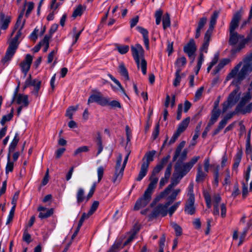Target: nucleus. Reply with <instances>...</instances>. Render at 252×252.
<instances>
[{
	"label": "nucleus",
	"instance_id": "2f4dec72",
	"mask_svg": "<svg viewBox=\"0 0 252 252\" xmlns=\"http://www.w3.org/2000/svg\"><path fill=\"white\" fill-rule=\"evenodd\" d=\"M119 72L124 77L125 80H129L128 71L123 63L120 64L119 66Z\"/></svg>",
	"mask_w": 252,
	"mask_h": 252
},
{
	"label": "nucleus",
	"instance_id": "2eb2a0df",
	"mask_svg": "<svg viewBox=\"0 0 252 252\" xmlns=\"http://www.w3.org/2000/svg\"><path fill=\"white\" fill-rule=\"evenodd\" d=\"M194 203L195 198H188L185 205V212L190 215L194 214L196 210Z\"/></svg>",
	"mask_w": 252,
	"mask_h": 252
},
{
	"label": "nucleus",
	"instance_id": "c9c22d12",
	"mask_svg": "<svg viewBox=\"0 0 252 252\" xmlns=\"http://www.w3.org/2000/svg\"><path fill=\"white\" fill-rule=\"evenodd\" d=\"M85 6L83 7L82 5H79L74 10L72 14V17L76 18L77 16H80L83 14L84 10L85 9Z\"/></svg>",
	"mask_w": 252,
	"mask_h": 252
},
{
	"label": "nucleus",
	"instance_id": "72a5a7b5",
	"mask_svg": "<svg viewBox=\"0 0 252 252\" xmlns=\"http://www.w3.org/2000/svg\"><path fill=\"white\" fill-rule=\"evenodd\" d=\"M19 136H18V134L16 133L12 141L11 142V143L9 146L8 154H10V153L11 152H13L14 151V150H15V148L16 147L17 145L19 142Z\"/></svg>",
	"mask_w": 252,
	"mask_h": 252
},
{
	"label": "nucleus",
	"instance_id": "603ef678",
	"mask_svg": "<svg viewBox=\"0 0 252 252\" xmlns=\"http://www.w3.org/2000/svg\"><path fill=\"white\" fill-rule=\"evenodd\" d=\"M165 241V236L163 234L159 242V250L158 252H164V243Z\"/></svg>",
	"mask_w": 252,
	"mask_h": 252
},
{
	"label": "nucleus",
	"instance_id": "473e14b6",
	"mask_svg": "<svg viewBox=\"0 0 252 252\" xmlns=\"http://www.w3.org/2000/svg\"><path fill=\"white\" fill-rule=\"evenodd\" d=\"M14 168V162L10 159V154L7 155V162L5 166V173L8 174L9 172H12Z\"/></svg>",
	"mask_w": 252,
	"mask_h": 252
},
{
	"label": "nucleus",
	"instance_id": "b1692460",
	"mask_svg": "<svg viewBox=\"0 0 252 252\" xmlns=\"http://www.w3.org/2000/svg\"><path fill=\"white\" fill-rule=\"evenodd\" d=\"M137 29L143 35L144 44L146 46V49L147 50H149V40L148 31L146 29L139 26L137 27Z\"/></svg>",
	"mask_w": 252,
	"mask_h": 252
},
{
	"label": "nucleus",
	"instance_id": "7ed1b4c3",
	"mask_svg": "<svg viewBox=\"0 0 252 252\" xmlns=\"http://www.w3.org/2000/svg\"><path fill=\"white\" fill-rule=\"evenodd\" d=\"M129 155V154L128 153L125 157L122 165H121L123 158L122 155V154L119 155L116 161L114 175L112 179V181L114 183L118 184L121 180L123 176L125 168L128 158Z\"/></svg>",
	"mask_w": 252,
	"mask_h": 252
},
{
	"label": "nucleus",
	"instance_id": "f3484780",
	"mask_svg": "<svg viewBox=\"0 0 252 252\" xmlns=\"http://www.w3.org/2000/svg\"><path fill=\"white\" fill-rule=\"evenodd\" d=\"M11 20V18L9 16H6L2 13H0V28L3 30H6Z\"/></svg>",
	"mask_w": 252,
	"mask_h": 252
},
{
	"label": "nucleus",
	"instance_id": "e2e57ef3",
	"mask_svg": "<svg viewBox=\"0 0 252 252\" xmlns=\"http://www.w3.org/2000/svg\"><path fill=\"white\" fill-rule=\"evenodd\" d=\"M172 227L176 232V235L177 236L181 235L182 233V228L177 223H174L172 224Z\"/></svg>",
	"mask_w": 252,
	"mask_h": 252
},
{
	"label": "nucleus",
	"instance_id": "58836bf2",
	"mask_svg": "<svg viewBox=\"0 0 252 252\" xmlns=\"http://www.w3.org/2000/svg\"><path fill=\"white\" fill-rule=\"evenodd\" d=\"M163 28L164 30L170 26V19L169 14L166 13L162 19Z\"/></svg>",
	"mask_w": 252,
	"mask_h": 252
},
{
	"label": "nucleus",
	"instance_id": "1a4fd4ad",
	"mask_svg": "<svg viewBox=\"0 0 252 252\" xmlns=\"http://www.w3.org/2000/svg\"><path fill=\"white\" fill-rule=\"evenodd\" d=\"M152 194V193L145 191L143 196L136 201L134 206V210H138L145 207L151 200Z\"/></svg>",
	"mask_w": 252,
	"mask_h": 252
},
{
	"label": "nucleus",
	"instance_id": "a211bd4d",
	"mask_svg": "<svg viewBox=\"0 0 252 252\" xmlns=\"http://www.w3.org/2000/svg\"><path fill=\"white\" fill-rule=\"evenodd\" d=\"M221 197L219 194H215L213 197V211L215 216H219L220 214L219 204L221 201Z\"/></svg>",
	"mask_w": 252,
	"mask_h": 252
},
{
	"label": "nucleus",
	"instance_id": "e433bc0d",
	"mask_svg": "<svg viewBox=\"0 0 252 252\" xmlns=\"http://www.w3.org/2000/svg\"><path fill=\"white\" fill-rule=\"evenodd\" d=\"M204 55L203 53H200L199 57L198 58L197 64L195 67V74L197 75L198 73L199 70L201 68L202 64L204 61Z\"/></svg>",
	"mask_w": 252,
	"mask_h": 252
},
{
	"label": "nucleus",
	"instance_id": "aec40b11",
	"mask_svg": "<svg viewBox=\"0 0 252 252\" xmlns=\"http://www.w3.org/2000/svg\"><path fill=\"white\" fill-rule=\"evenodd\" d=\"M220 11L215 10L214 11L213 14L211 16L210 20L209 22V27L208 30L206 31L208 33H212L214 27L217 23V20L219 17Z\"/></svg>",
	"mask_w": 252,
	"mask_h": 252
},
{
	"label": "nucleus",
	"instance_id": "39448f33",
	"mask_svg": "<svg viewBox=\"0 0 252 252\" xmlns=\"http://www.w3.org/2000/svg\"><path fill=\"white\" fill-rule=\"evenodd\" d=\"M18 39L16 36H15L10 42L9 46L7 49L5 55L1 60V62L4 64L9 61H10L12 57L14 55L16 49L18 48L19 42Z\"/></svg>",
	"mask_w": 252,
	"mask_h": 252
},
{
	"label": "nucleus",
	"instance_id": "5701e85b",
	"mask_svg": "<svg viewBox=\"0 0 252 252\" xmlns=\"http://www.w3.org/2000/svg\"><path fill=\"white\" fill-rule=\"evenodd\" d=\"M212 34V33L206 32L204 38V42L200 48V53H207L209 42L211 39Z\"/></svg>",
	"mask_w": 252,
	"mask_h": 252
},
{
	"label": "nucleus",
	"instance_id": "680f3d73",
	"mask_svg": "<svg viewBox=\"0 0 252 252\" xmlns=\"http://www.w3.org/2000/svg\"><path fill=\"white\" fill-rule=\"evenodd\" d=\"M104 168L102 166H99L97 169V176H98V182H99L104 174Z\"/></svg>",
	"mask_w": 252,
	"mask_h": 252
},
{
	"label": "nucleus",
	"instance_id": "13d9d810",
	"mask_svg": "<svg viewBox=\"0 0 252 252\" xmlns=\"http://www.w3.org/2000/svg\"><path fill=\"white\" fill-rule=\"evenodd\" d=\"M203 91H204V87H201L196 91L195 94V96H194V100L195 101H196L200 99Z\"/></svg>",
	"mask_w": 252,
	"mask_h": 252
},
{
	"label": "nucleus",
	"instance_id": "49530a36",
	"mask_svg": "<svg viewBox=\"0 0 252 252\" xmlns=\"http://www.w3.org/2000/svg\"><path fill=\"white\" fill-rule=\"evenodd\" d=\"M24 9L22 10V11H21V12L20 13V14H19V15L18 16V19H17V22L15 25V26H14L15 29H17L18 28L19 29L20 28V26H21L22 23L23 22L22 21V19L23 16L24 15Z\"/></svg>",
	"mask_w": 252,
	"mask_h": 252
},
{
	"label": "nucleus",
	"instance_id": "6ab92c4d",
	"mask_svg": "<svg viewBox=\"0 0 252 252\" xmlns=\"http://www.w3.org/2000/svg\"><path fill=\"white\" fill-rule=\"evenodd\" d=\"M220 11L215 10L214 11L213 14L211 16L210 20L209 22V27L208 30L206 31L208 33H212L214 27L217 23V20L219 17Z\"/></svg>",
	"mask_w": 252,
	"mask_h": 252
},
{
	"label": "nucleus",
	"instance_id": "dca6fc26",
	"mask_svg": "<svg viewBox=\"0 0 252 252\" xmlns=\"http://www.w3.org/2000/svg\"><path fill=\"white\" fill-rule=\"evenodd\" d=\"M14 99L16 103L22 105L24 107H27L29 105L28 96L27 95L23 94H17L15 93L14 95Z\"/></svg>",
	"mask_w": 252,
	"mask_h": 252
},
{
	"label": "nucleus",
	"instance_id": "412c9836",
	"mask_svg": "<svg viewBox=\"0 0 252 252\" xmlns=\"http://www.w3.org/2000/svg\"><path fill=\"white\" fill-rule=\"evenodd\" d=\"M149 181L150 183L145 191L153 194L154 189L157 187V184L158 181V176L151 175L149 178Z\"/></svg>",
	"mask_w": 252,
	"mask_h": 252
},
{
	"label": "nucleus",
	"instance_id": "f8f14e48",
	"mask_svg": "<svg viewBox=\"0 0 252 252\" xmlns=\"http://www.w3.org/2000/svg\"><path fill=\"white\" fill-rule=\"evenodd\" d=\"M199 157H194L191 160L185 164H184L182 167L179 170V172L181 174L180 178H183L186 174L189 171L193 166L197 162L199 159Z\"/></svg>",
	"mask_w": 252,
	"mask_h": 252
},
{
	"label": "nucleus",
	"instance_id": "4be33fe9",
	"mask_svg": "<svg viewBox=\"0 0 252 252\" xmlns=\"http://www.w3.org/2000/svg\"><path fill=\"white\" fill-rule=\"evenodd\" d=\"M252 98V94L250 92L248 91L241 98L239 103L237 105V110H240L245 106L246 104L251 100Z\"/></svg>",
	"mask_w": 252,
	"mask_h": 252
},
{
	"label": "nucleus",
	"instance_id": "cd10ccee",
	"mask_svg": "<svg viewBox=\"0 0 252 252\" xmlns=\"http://www.w3.org/2000/svg\"><path fill=\"white\" fill-rule=\"evenodd\" d=\"M181 189H177L173 190L172 192L166 198L167 202L165 203L167 205L170 206L176 199L177 195L180 193Z\"/></svg>",
	"mask_w": 252,
	"mask_h": 252
},
{
	"label": "nucleus",
	"instance_id": "bb28decb",
	"mask_svg": "<svg viewBox=\"0 0 252 252\" xmlns=\"http://www.w3.org/2000/svg\"><path fill=\"white\" fill-rule=\"evenodd\" d=\"M220 114V110L213 109L211 112V117L208 123V126H211L216 122Z\"/></svg>",
	"mask_w": 252,
	"mask_h": 252
},
{
	"label": "nucleus",
	"instance_id": "9b49d317",
	"mask_svg": "<svg viewBox=\"0 0 252 252\" xmlns=\"http://www.w3.org/2000/svg\"><path fill=\"white\" fill-rule=\"evenodd\" d=\"M131 50L132 57L136 64L139 65V59L144 58V49L140 44H137L135 46H131Z\"/></svg>",
	"mask_w": 252,
	"mask_h": 252
},
{
	"label": "nucleus",
	"instance_id": "69168bd1",
	"mask_svg": "<svg viewBox=\"0 0 252 252\" xmlns=\"http://www.w3.org/2000/svg\"><path fill=\"white\" fill-rule=\"evenodd\" d=\"M15 210V207L13 206L11 208V209L10 211V212L9 213V215H8V218L7 219L6 222V224H9L12 221V220L13 218V217H14Z\"/></svg>",
	"mask_w": 252,
	"mask_h": 252
},
{
	"label": "nucleus",
	"instance_id": "c756f323",
	"mask_svg": "<svg viewBox=\"0 0 252 252\" xmlns=\"http://www.w3.org/2000/svg\"><path fill=\"white\" fill-rule=\"evenodd\" d=\"M207 174L203 171L201 165H199L197 168V172L196 177V182L197 183L204 181Z\"/></svg>",
	"mask_w": 252,
	"mask_h": 252
},
{
	"label": "nucleus",
	"instance_id": "de8ad7c7",
	"mask_svg": "<svg viewBox=\"0 0 252 252\" xmlns=\"http://www.w3.org/2000/svg\"><path fill=\"white\" fill-rule=\"evenodd\" d=\"M181 201H178L174 204L172 206H171L169 209H168V213L169 215L171 216L175 212V211L177 210L178 207L181 204Z\"/></svg>",
	"mask_w": 252,
	"mask_h": 252
},
{
	"label": "nucleus",
	"instance_id": "a878e982",
	"mask_svg": "<svg viewBox=\"0 0 252 252\" xmlns=\"http://www.w3.org/2000/svg\"><path fill=\"white\" fill-rule=\"evenodd\" d=\"M190 122V118L187 117L184 119L179 125L178 127L176 130L180 134L183 133L187 128Z\"/></svg>",
	"mask_w": 252,
	"mask_h": 252
},
{
	"label": "nucleus",
	"instance_id": "5fc2aeb1",
	"mask_svg": "<svg viewBox=\"0 0 252 252\" xmlns=\"http://www.w3.org/2000/svg\"><path fill=\"white\" fill-rule=\"evenodd\" d=\"M23 239L24 241L26 242L28 244L31 242V236L28 232V228H26L24 230Z\"/></svg>",
	"mask_w": 252,
	"mask_h": 252
},
{
	"label": "nucleus",
	"instance_id": "423d86ee",
	"mask_svg": "<svg viewBox=\"0 0 252 252\" xmlns=\"http://www.w3.org/2000/svg\"><path fill=\"white\" fill-rule=\"evenodd\" d=\"M196 50V46L193 39H190L189 42L184 47V52L188 55L189 59H190L191 63H192L194 61L195 53Z\"/></svg>",
	"mask_w": 252,
	"mask_h": 252
},
{
	"label": "nucleus",
	"instance_id": "3c124183",
	"mask_svg": "<svg viewBox=\"0 0 252 252\" xmlns=\"http://www.w3.org/2000/svg\"><path fill=\"white\" fill-rule=\"evenodd\" d=\"M99 202L98 201H94L93 203L91 208L89 211V215H92L94 212L96 210L98 206H99Z\"/></svg>",
	"mask_w": 252,
	"mask_h": 252
},
{
	"label": "nucleus",
	"instance_id": "774afa93",
	"mask_svg": "<svg viewBox=\"0 0 252 252\" xmlns=\"http://www.w3.org/2000/svg\"><path fill=\"white\" fill-rule=\"evenodd\" d=\"M52 36L49 34H46L44 37V38L42 40L39 42V43L41 45H49V40L51 38Z\"/></svg>",
	"mask_w": 252,
	"mask_h": 252
},
{
	"label": "nucleus",
	"instance_id": "f257e3e1",
	"mask_svg": "<svg viewBox=\"0 0 252 252\" xmlns=\"http://www.w3.org/2000/svg\"><path fill=\"white\" fill-rule=\"evenodd\" d=\"M251 72H252V51L246 55L242 61L235 65L226 77L227 80L233 79L232 84L236 86V88L229 94L227 100L223 103V112L237 103L240 96L239 85Z\"/></svg>",
	"mask_w": 252,
	"mask_h": 252
},
{
	"label": "nucleus",
	"instance_id": "20e7f679",
	"mask_svg": "<svg viewBox=\"0 0 252 252\" xmlns=\"http://www.w3.org/2000/svg\"><path fill=\"white\" fill-rule=\"evenodd\" d=\"M156 151L152 150L146 153L144 158H143V163L141 165L140 170L137 177L136 179L137 181H140L147 175L148 169L149 166L150 162L154 160V156L155 155Z\"/></svg>",
	"mask_w": 252,
	"mask_h": 252
},
{
	"label": "nucleus",
	"instance_id": "6e6d98bb",
	"mask_svg": "<svg viewBox=\"0 0 252 252\" xmlns=\"http://www.w3.org/2000/svg\"><path fill=\"white\" fill-rule=\"evenodd\" d=\"M187 196L188 198H195L194 194L193 193V183H190L188 188V193Z\"/></svg>",
	"mask_w": 252,
	"mask_h": 252
},
{
	"label": "nucleus",
	"instance_id": "c03bdc74",
	"mask_svg": "<svg viewBox=\"0 0 252 252\" xmlns=\"http://www.w3.org/2000/svg\"><path fill=\"white\" fill-rule=\"evenodd\" d=\"M123 247L120 242L115 243L107 252H118Z\"/></svg>",
	"mask_w": 252,
	"mask_h": 252
},
{
	"label": "nucleus",
	"instance_id": "8fccbe9b",
	"mask_svg": "<svg viewBox=\"0 0 252 252\" xmlns=\"http://www.w3.org/2000/svg\"><path fill=\"white\" fill-rule=\"evenodd\" d=\"M107 105L110 106L111 108H121V105L120 103L117 100H113L110 101L109 99L108 98V103Z\"/></svg>",
	"mask_w": 252,
	"mask_h": 252
},
{
	"label": "nucleus",
	"instance_id": "9d476101",
	"mask_svg": "<svg viewBox=\"0 0 252 252\" xmlns=\"http://www.w3.org/2000/svg\"><path fill=\"white\" fill-rule=\"evenodd\" d=\"M41 84V81L38 79L32 80L31 75H30L25 82L24 89H25L29 86H33L34 87V90L32 92V93L36 96H37L38 92L40 89Z\"/></svg>",
	"mask_w": 252,
	"mask_h": 252
},
{
	"label": "nucleus",
	"instance_id": "393cba45",
	"mask_svg": "<svg viewBox=\"0 0 252 252\" xmlns=\"http://www.w3.org/2000/svg\"><path fill=\"white\" fill-rule=\"evenodd\" d=\"M187 63L186 58L182 56L180 58H178L175 62V65L176 67V70L178 71H181L185 67V65Z\"/></svg>",
	"mask_w": 252,
	"mask_h": 252
},
{
	"label": "nucleus",
	"instance_id": "37998d69",
	"mask_svg": "<svg viewBox=\"0 0 252 252\" xmlns=\"http://www.w3.org/2000/svg\"><path fill=\"white\" fill-rule=\"evenodd\" d=\"M240 114L245 115L247 113H250L252 111V102L249 103L246 106L240 110Z\"/></svg>",
	"mask_w": 252,
	"mask_h": 252
},
{
	"label": "nucleus",
	"instance_id": "7c9ffc66",
	"mask_svg": "<svg viewBox=\"0 0 252 252\" xmlns=\"http://www.w3.org/2000/svg\"><path fill=\"white\" fill-rule=\"evenodd\" d=\"M186 74L185 73H181V71H176L175 73V78L173 81V85L174 87H176L180 85L181 79L182 78L185 77Z\"/></svg>",
	"mask_w": 252,
	"mask_h": 252
},
{
	"label": "nucleus",
	"instance_id": "864d4df0",
	"mask_svg": "<svg viewBox=\"0 0 252 252\" xmlns=\"http://www.w3.org/2000/svg\"><path fill=\"white\" fill-rule=\"evenodd\" d=\"M246 153L247 156L250 158L251 160L252 161V147L250 145L249 141H247L246 144Z\"/></svg>",
	"mask_w": 252,
	"mask_h": 252
},
{
	"label": "nucleus",
	"instance_id": "338daca9",
	"mask_svg": "<svg viewBox=\"0 0 252 252\" xmlns=\"http://www.w3.org/2000/svg\"><path fill=\"white\" fill-rule=\"evenodd\" d=\"M90 216H91V215H89V213H88V214L84 213L82 214V216H81V218H80V220L79 221V222H78V225H79V227H81L82 224H83V222H84V220H85L88 219V218H89V217Z\"/></svg>",
	"mask_w": 252,
	"mask_h": 252
},
{
	"label": "nucleus",
	"instance_id": "6e6552de",
	"mask_svg": "<svg viewBox=\"0 0 252 252\" xmlns=\"http://www.w3.org/2000/svg\"><path fill=\"white\" fill-rule=\"evenodd\" d=\"M173 176L174 178L173 179L171 183L163 191L160 193L158 197V200H159L160 199L163 198L165 195L168 194L170 190L179 183L180 180L182 178H180L181 176V174L179 172L177 175L174 174Z\"/></svg>",
	"mask_w": 252,
	"mask_h": 252
},
{
	"label": "nucleus",
	"instance_id": "0e129e2a",
	"mask_svg": "<svg viewBox=\"0 0 252 252\" xmlns=\"http://www.w3.org/2000/svg\"><path fill=\"white\" fill-rule=\"evenodd\" d=\"M162 15V11L161 10H157L155 13L156 23L159 25L161 21V17Z\"/></svg>",
	"mask_w": 252,
	"mask_h": 252
},
{
	"label": "nucleus",
	"instance_id": "4468645a",
	"mask_svg": "<svg viewBox=\"0 0 252 252\" xmlns=\"http://www.w3.org/2000/svg\"><path fill=\"white\" fill-rule=\"evenodd\" d=\"M96 102L101 106H106L108 103V98L103 97L101 94H92L88 100V104Z\"/></svg>",
	"mask_w": 252,
	"mask_h": 252
},
{
	"label": "nucleus",
	"instance_id": "a18cd8bd",
	"mask_svg": "<svg viewBox=\"0 0 252 252\" xmlns=\"http://www.w3.org/2000/svg\"><path fill=\"white\" fill-rule=\"evenodd\" d=\"M89 151V147L87 146H83L78 148L74 152V156H76L81 153L87 152Z\"/></svg>",
	"mask_w": 252,
	"mask_h": 252
},
{
	"label": "nucleus",
	"instance_id": "09e8293b",
	"mask_svg": "<svg viewBox=\"0 0 252 252\" xmlns=\"http://www.w3.org/2000/svg\"><path fill=\"white\" fill-rule=\"evenodd\" d=\"M116 48L118 52L121 54H125L129 50L128 45H118Z\"/></svg>",
	"mask_w": 252,
	"mask_h": 252
},
{
	"label": "nucleus",
	"instance_id": "0eeeda50",
	"mask_svg": "<svg viewBox=\"0 0 252 252\" xmlns=\"http://www.w3.org/2000/svg\"><path fill=\"white\" fill-rule=\"evenodd\" d=\"M169 206L166 203L159 204L157 206L150 215V218H156L158 216L164 217L168 213V208Z\"/></svg>",
	"mask_w": 252,
	"mask_h": 252
},
{
	"label": "nucleus",
	"instance_id": "c85d7f7f",
	"mask_svg": "<svg viewBox=\"0 0 252 252\" xmlns=\"http://www.w3.org/2000/svg\"><path fill=\"white\" fill-rule=\"evenodd\" d=\"M76 199L78 204L83 201L87 202V196L85 195V190L83 188L78 189L76 193Z\"/></svg>",
	"mask_w": 252,
	"mask_h": 252
},
{
	"label": "nucleus",
	"instance_id": "4c0bfd02",
	"mask_svg": "<svg viewBox=\"0 0 252 252\" xmlns=\"http://www.w3.org/2000/svg\"><path fill=\"white\" fill-rule=\"evenodd\" d=\"M53 213L54 209L53 208H51L47 210V212H40L38 215V217L41 219H46L52 216Z\"/></svg>",
	"mask_w": 252,
	"mask_h": 252
},
{
	"label": "nucleus",
	"instance_id": "ddd939ff",
	"mask_svg": "<svg viewBox=\"0 0 252 252\" xmlns=\"http://www.w3.org/2000/svg\"><path fill=\"white\" fill-rule=\"evenodd\" d=\"M33 57L30 54H27L25 59L19 64L22 72L25 77L29 72L32 62Z\"/></svg>",
	"mask_w": 252,
	"mask_h": 252
},
{
	"label": "nucleus",
	"instance_id": "f704fd0d",
	"mask_svg": "<svg viewBox=\"0 0 252 252\" xmlns=\"http://www.w3.org/2000/svg\"><path fill=\"white\" fill-rule=\"evenodd\" d=\"M138 69L141 68L142 73L145 75L147 72V62L144 58L139 59V65L137 64Z\"/></svg>",
	"mask_w": 252,
	"mask_h": 252
},
{
	"label": "nucleus",
	"instance_id": "ea45409f",
	"mask_svg": "<svg viewBox=\"0 0 252 252\" xmlns=\"http://www.w3.org/2000/svg\"><path fill=\"white\" fill-rule=\"evenodd\" d=\"M27 4V6H28V8H27V10L26 12V14H25V15L27 17H28L29 15L30 14L31 11L33 10V7H34V3L33 2H29L28 3H27V1H25V3H24V8L23 9H25V6H26V5Z\"/></svg>",
	"mask_w": 252,
	"mask_h": 252
},
{
	"label": "nucleus",
	"instance_id": "79ce46f5",
	"mask_svg": "<svg viewBox=\"0 0 252 252\" xmlns=\"http://www.w3.org/2000/svg\"><path fill=\"white\" fill-rule=\"evenodd\" d=\"M13 109H12L11 112L9 114L3 116L0 121V124L2 125H4L6 122L11 120L13 116Z\"/></svg>",
	"mask_w": 252,
	"mask_h": 252
},
{
	"label": "nucleus",
	"instance_id": "4d7b16f0",
	"mask_svg": "<svg viewBox=\"0 0 252 252\" xmlns=\"http://www.w3.org/2000/svg\"><path fill=\"white\" fill-rule=\"evenodd\" d=\"M204 197L206 203V205L207 208H210L211 207L212 204H211V197L208 192H204Z\"/></svg>",
	"mask_w": 252,
	"mask_h": 252
},
{
	"label": "nucleus",
	"instance_id": "bf43d9fd",
	"mask_svg": "<svg viewBox=\"0 0 252 252\" xmlns=\"http://www.w3.org/2000/svg\"><path fill=\"white\" fill-rule=\"evenodd\" d=\"M97 145L98 146V152L97 153V156H98L101 153L103 150L102 141L99 135L97 138Z\"/></svg>",
	"mask_w": 252,
	"mask_h": 252
},
{
	"label": "nucleus",
	"instance_id": "f03ea898",
	"mask_svg": "<svg viewBox=\"0 0 252 252\" xmlns=\"http://www.w3.org/2000/svg\"><path fill=\"white\" fill-rule=\"evenodd\" d=\"M243 13V9L242 8H240L239 10L233 14L229 24V44L232 46H234L240 41L238 47L232 49L231 52L232 53H236L239 52L242 49L245 47L247 42L251 39L249 36L247 37V39H245L244 35L239 34L235 31L238 28L239 22L242 19Z\"/></svg>",
	"mask_w": 252,
	"mask_h": 252
},
{
	"label": "nucleus",
	"instance_id": "a19ab883",
	"mask_svg": "<svg viewBox=\"0 0 252 252\" xmlns=\"http://www.w3.org/2000/svg\"><path fill=\"white\" fill-rule=\"evenodd\" d=\"M78 108V106H70L68 108L66 112V116L68 117L70 119H72L73 112L76 111Z\"/></svg>",
	"mask_w": 252,
	"mask_h": 252
},
{
	"label": "nucleus",
	"instance_id": "052dcab7",
	"mask_svg": "<svg viewBox=\"0 0 252 252\" xmlns=\"http://www.w3.org/2000/svg\"><path fill=\"white\" fill-rule=\"evenodd\" d=\"M108 76L119 87V88L122 90V91L126 95L125 90L121 85L120 82L116 79L115 77H114L111 74H108Z\"/></svg>",
	"mask_w": 252,
	"mask_h": 252
}]
</instances>
